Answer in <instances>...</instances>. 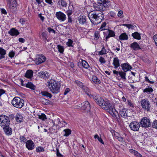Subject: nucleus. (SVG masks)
Masks as SVG:
<instances>
[{
  "label": "nucleus",
  "instance_id": "nucleus-1",
  "mask_svg": "<svg viewBox=\"0 0 157 157\" xmlns=\"http://www.w3.org/2000/svg\"><path fill=\"white\" fill-rule=\"evenodd\" d=\"M88 16L92 24L97 25L100 23L104 19V15L102 12L98 13L92 12L89 13Z\"/></svg>",
  "mask_w": 157,
  "mask_h": 157
},
{
  "label": "nucleus",
  "instance_id": "nucleus-2",
  "mask_svg": "<svg viewBox=\"0 0 157 157\" xmlns=\"http://www.w3.org/2000/svg\"><path fill=\"white\" fill-rule=\"evenodd\" d=\"M47 86L53 94H57L60 92V84L58 81L52 79L47 82Z\"/></svg>",
  "mask_w": 157,
  "mask_h": 157
},
{
  "label": "nucleus",
  "instance_id": "nucleus-3",
  "mask_svg": "<svg viewBox=\"0 0 157 157\" xmlns=\"http://www.w3.org/2000/svg\"><path fill=\"white\" fill-rule=\"evenodd\" d=\"M11 104L14 107L20 109L24 106V101L20 97H16L12 100Z\"/></svg>",
  "mask_w": 157,
  "mask_h": 157
},
{
  "label": "nucleus",
  "instance_id": "nucleus-4",
  "mask_svg": "<svg viewBox=\"0 0 157 157\" xmlns=\"http://www.w3.org/2000/svg\"><path fill=\"white\" fill-rule=\"evenodd\" d=\"M118 107L119 114L121 116L124 118H127V117H130L131 116L128 114V112L130 110L125 108L122 105L119 104L117 105Z\"/></svg>",
  "mask_w": 157,
  "mask_h": 157
},
{
  "label": "nucleus",
  "instance_id": "nucleus-5",
  "mask_svg": "<svg viewBox=\"0 0 157 157\" xmlns=\"http://www.w3.org/2000/svg\"><path fill=\"white\" fill-rule=\"evenodd\" d=\"M110 5V2H108L104 4L103 3L98 2L97 4H95L94 5V6L95 10L102 11H104L105 10L106 8L109 7Z\"/></svg>",
  "mask_w": 157,
  "mask_h": 157
},
{
  "label": "nucleus",
  "instance_id": "nucleus-6",
  "mask_svg": "<svg viewBox=\"0 0 157 157\" xmlns=\"http://www.w3.org/2000/svg\"><path fill=\"white\" fill-rule=\"evenodd\" d=\"M10 124V121L8 117L3 115L0 116V126L1 127L8 125Z\"/></svg>",
  "mask_w": 157,
  "mask_h": 157
},
{
  "label": "nucleus",
  "instance_id": "nucleus-7",
  "mask_svg": "<svg viewBox=\"0 0 157 157\" xmlns=\"http://www.w3.org/2000/svg\"><path fill=\"white\" fill-rule=\"evenodd\" d=\"M141 105L142 108L147 111H150L151 107L150 101L147 99H142L141 101Z\"/></svg>",
  "mask_w": 157,
  "mask_h": 157
},
{
  "label": "nucleus",
  "instance_id": "nucleus-8",
  "mask_svg": "<svg viewBox=\"0 0 157 157\" xmlns=\"http://www.w3.org/2000/svg\"><path fill=\"white\" fill-rule=\"evenodd\" d=\"M98 105L105 110H108L109 108V107L111 105L109 101H105L103 98L101 100V101Z\"/></svg>",
  "mask_w": 157,
  "mask_h": 157
},
{
  "label": "nucleus",
  "instance_id": "nucleus-9",
  "mask_svg": "<svg viewBox=\"0 0 157 157\" xmlns=\"http://www.w3.org/2000/svg\"><path fill=\"white\" fill-rule=\"evenodd\" d=\"M73 11V6H69L68 10L66 12V13L68 17L67 22L68 23L71 24L72 23L73 20L71 15L72 14Z\"/></svg>",
  "mask_w": 157,
  "mask_h": 157
},
{
  "label": "nucleus",
  "instance_id": "nucleus-10",
  "mask_svg": "<svg viewBox=\"0 0 157 157\" xmlns=\"http://www.w3.org/2000/svg\"><path fill=\"white\" fill-rule=\"evenodd\" d=\"M55 15L57 19L61 22H63L66 19V14L60 11L57 12Z\"/></svg>",
  "mask_w": 157,
  "mask_h": 157
},
{
  "label": "nucleus",
  "instance_id": "nucleus-11",
  "mask_svg": "<svg viewBox=\"0 0 157 157\" xmlns=\"http://www.w3.org/2000/svg\"><path fill=\"white\" fill-rule=\"evenodd\" d=\"M140 123L142 127L145 128L150 127L151 124L149 119L146 117L143 118L142 119Z\"/></svg>",
  "mask_w": 157,
  "mask_h": 157
},
{
  "label": "nucleus",
  "instance_id": "nucleus-12",
  "mask_svg": "<svg viewBox=\"0 0 157 157\" xmlns=\"http://www.w3.org/2000/svg\"><path fill=\"white\" fill-rule=\"evenodd\" d=\"M37 57L35 59L36 63L37 65H39L44 62L46 60V57L43 55H38Z\"/></svg>",
  "mask_w": 157,
  "mask_h": 157
},
{
  "label": "nucleus",
  "instance_id": "nucleus-13",
  "mask_svg": "<svg viewBox=\"0 0 157 157\" xmlns=\"http://www.w3.org/2000/svg\"><path fill=\"white\" fill-rule=\"evenodd\" d=\"M129 126L131 129L134 131H138L140 127L139 123L135 121L132 122L130 124Z\"/></svg>",
  "mask_w": 157,
  "mask_h": 157
},
{
  "label": "nucleus",
  "instance_id": "nucleus-14",
  "mask_svg": "<svg viewBox=\"0 0 157 157\" xmlns=\"http://www.w3.org/2000/svg\"><path fill=\"white\" fill-rule=\"evenodd\" d=\"M7 5L10 11L13 13H14L17 11V2H13V3H10Z\"/></svg>",
  "mask_w": 157,
  "mask_h": 157
},
{
  "label": "nucleus",
  "instance_id": "nucleus-15",
  "mask_svg": "<svg viewBox=\"0 0 157 157\" xmlns=\"http://www.w3.org/2000/svg\"><path fill=\"white\" fill-rule=\"evenodd\" d=\"M26 147L29 150H33L35 147V144L33 141L29 140H27L25 144Z\"/></svg>",
  "mask_w": 157,
  "mask_h": 157
},
{
  "label": "nucleus",
  "instance_id": "nucleus-16",
  "mask_svg": "<svg viewBox=\"0 0 157 157\" xmlns=\"http://www.w3.org/2000/svg\"><path fill=\"white\" fill-rule=\"evenodd\" d=\"M39 76L40 78L44 79L48 78L50 76V74L46 71H42L38 73Z\"/></svg>",
  "mask_w": 157,
  "mask_h": 157
},
{
  "label": "nucleus",
  "instance_id": "nucleus-17",
  "mask_svg": "<svg viewBox=\"0 0 157 157\" xmlns=\"http://www.w3.org/2000/svg\"><path fill=\"white\" fill-rule=\"evenodd\" d=\"M89 97L90 98L93 99L98 104L102 99V98L97 94H91Z\"/></svg>",
  "mask_w": 157,
  "mask_h": 157
},
{
  "label": "nucleus",
  "instance_id": "nucleus-18",
  "mask_svg": "<svg viewBox=\"0 0 157 157\" xmlns=\"http://www.w3.org/2000/svg\"><path fill=\"white\" fill-rule=\"evenodd\" d=\"M82 109L88 111L90 109V105L89 102L87 101L83 102L82 103Z\"/></svg>",
  "mask_w": 157,
  "mask_h": 157
},
{
  "label": "nucleus",
  "instance_id": "nucleus-19",
  "mask_svg": "<svg viewBox=\"0 0 157 157\" xmlns=\"http://www.w3.org/2000/svg\"><path fill=\"white\" fill-rule=\"evenodd\" d=\"M121 66L123 71L126 72L127 71L132 69V67L129 65L128 63H125L121 64Z\"/></svg>",
  "mask_w": 157,
  "mask_h": 157
},
{
  "label": "nucleus",
  "instance_id": "nucleus-20",
  "mask_svg": "<svg viewBox=\"0 0 157 157\" xmlns=\"http://www.w3.org/2000/svg\"><path fill=\"white\" fill-rule=\"evenodd\" d=\"M3 127V129L5 133L7 135H10L12 134V129L10 127L9 125Z\"/></svg>",
  "mask_w": 157,
  "mask_h": 157
},
{
  "label": "nucleus",
  "instance_id": "nucleus-21",
  "mask_svg": "<svg viewBox=\"0 0 157 157\" xmlns=\"http://www.w3.org/2000/svg\"><path fill=\"white\" fill-rule=\"evenodd\" d=\"M8 33L11 36H13L18 35L19 34V33L17 30L13 28L8 32Z\"/></svg>",
  "mask_w": 157,
  "mask_h": 157
},
{
  "label": "nucleus",
  "instance_id": "nucleus-22",
  "mask_svg": "<svg viewBox=\"0 0 157 157\" xmlns=\"http://www.w3.org/2000/svg\"><path fill=\"white\" fill-rule=\"evenodd\" d=\"M130 47L135 51H137L141 49L139 45L136 42H134L130 44Z\"/></svg>",
  "mask_w": 157,
  "mask_h": 157
},
{
  "label": "nucleus",
  "instance_id": "nucleus-23",
  "mask_svg": "<svg viewBox=\"0 0 157 157\" xmlns=\"http://www.w3.org/2000/svg\"><path fill=\"white\" fill-rule=\"evenodd\" d=\"M113 117H115L116 116L115 113V109L113 108V106L111 105L109 107V108L108 110H106Z\"/></svg>",
  "mask_w": 157,
  "mask_h": 157
},
{
  "label": "nucleus",
  "instance_id": "nucleus-24",
  "mask_svg": "<svg viewBox=\"0 0 157 157\" xmlns=\"http://www.w3.org/2000/svg\"><path fill=\"white\" fill-rule=\"evenodd\" d=\"M113 64L115 68H117L120 66L119 60L117 57L114 58Z\"/></svg>",
  "mask_w": 157,
  "mask_h": 157
},
{
  "label": "nucleus",
  "instance_id": "nucleus-25",
  "mask_svg": "<svg viewBox=\"0 0 157 157\" xmlns=\"http://www.w3.org/2000/svg\"><path fill=\"white\" fill-rule=\"evenodd\" d=\"M79 23L81 24H84L86 21V17L84 16H80L79 18Z\"/></svg>",
  "mask_w": 157,
  "mask_h": 157
},
{
  "label": "nucleus",
  "instance_id": "nucleus-26",
  "mask_svg": "<svg viewBox=\"0 0 157 157\" xmlns=\"http://www.w3.org/2000/svg\"><path fill=\"white\" fill-rule=\"evenodd\" d=\"M6 51L2 48L0 47V59L5 58V55L6 54Z\"/></svg>",
  "mask_w": 157,
  "mask_h": 157
},
{
  "label": "nucleus",
  "instance_id": "nucleus-27",
  "mask_svg": "<svg viewBox=\"0 0 157 157\" xmlns=\"http://www.w3.org/2000/svg\"><path fill=\"white\" fill-rule=\"evenodd\" d=\"M107 32L108 33V34L106 36L105 38L106 40L110 37H113L115 36V33L113 30L108 29Z\"/></svg>",
  "mask_w": 157,
  "mask_h": 157
},
{
  "label": "nucleus",
  "instance_id": "nucleus-28",
  "mask_svg": "<svg viewBox=\"0 0 157 157\" xmlns=\"http://www.w3.org/2000/svg\"><path fill=\"white\" fill-rule=\"evenodd\" d=\"M16 120L17 122L19 123L22 122L23 120L22 116L20 114H17L16 116Z\"/></svg>",
  "mask_w": 157,
  "mask_h": 157
},
{
  "label": "nucleus",
  "instance_id": "nucleus-29",
  "mask_svg": "<svg viewBox=\"0 0 157 157\" xmlns=\"http://www.w3.org/2000/svg\"><path fill=\"white\" fill-rule=\"evenodd\" d=\"M126 72L124 71H119L118 75L121 77V79L123 80L124 81H125L126 79Z\"/></svg>",
  "mask_w": 157,
  "mask_h": 157
},
{
  "label": "nucleus",
  "instance_id": "nucleus-30",
  "mask_svg": "<svg viewBox=\"0 0 157 157\" xmlns=\"http://www.w3.org/2000/svg\"><path fill=\"white\" fill-rule=\"evenodd\" d=\"M119 39L121 40H127L128 39V36L125 33H124L120 35Z\"/></svg>",
  "mask_w": 157,
  "mask_h": 157
},
{
  "label": "nucleus",
  "instance_id": "nucleus-31",
  "mask_svg": "<svg viewBox=\"0 0 157 157\" xmlns=\"http://www.w3.org/2000/svg\"><path fill=\"white\" fill-rule=\"evenodd\" d=\"M132 36L135 39L140 40L141 39L140 34L138 32H136L132 34Z\"/></svg>",
  "mask_w": 157,
  "mask_h": 157
},
{
  "label": "nucleus",
  "instance_id": "nucleus-32",
  "mask_svg": "<svg viewBox=\"0 0 157 157\" xmlns=\"http://www.w3.org/2000/svg\"><path fill=\"white\" fill-rule=\"evenodd\" d=\"M25 75V77L28 78H31L33 76V72L31 70H28Z\"/></svg>",
  "mask_w": 157,
  "mask_h": 157
},
{
  "label": "nucleus",
  "instance_id": "nucleus-33",
  "mask_svg": "<svg viewBox=\"0 0 157 157\" xmlns=\"http://www.w3.org/2000/svg\"><path fill=\"white\" fill-rule=\"evenodd\" d=\"M153 91V89L151 87L146 88L143 90L144 93H146L148 94H151Z\"/></svg>",
  "mask_w": 157,
  "mask_h": 157
},
{
  "label": "nucleus",
  "instance_id": "nucleus-34",
  "mask_svg": "<svg viewBox=\"0 0 157 157\" xmlns=\"http://www.w3.org/2000/svg\"><path fill=\"white\" fill-rule=\"evenodd\" d=\"M92 80L93 82L96 84H99L101 83V81L99 79L95 76H93Z\"/></svg>",
  "mask_w": 157,
  "mask_h": 157
},
{
  "label": "nucleus",
  "instance_id": "nucleus-35",
  "mask_svg": "<svg viewBox=\"0 0 157 157\" xmlns=\"http://www.w3.org/2000/svg\"><path fill=\"white\" fill-rule=\"evenodd\" d=\"M58 4L61 5L63 7H66L67 6V3L64 0H59L58 2Z\"/></svg>",
  "mask_w": 157,
  "mask_h": 157
},
{
  "label": "nucleus",
  "instance_id": "nucleus-36",
  "mask_svg": "<svg viewBox=\"0 0 157 157\" xmlns=\"http://www.w3.org/2000/svg\"><path fill=\"white\" fill-rule=\"evenodd\" d=\"M26 87L33 90L36 89L35 86L31 82H28L26 85Z\"/></svg>",
  "mask_w": 157,
  "mask_h": 157
},
{
  "label": "nucleus",
  "instance_id": "nucleus-37",
  "mask_svg": "<svg viewBox=\"0 0 157 157\" xmlns=\"http://www.w3.org/2000/svg\"><path fill=\"white\" fill-rule=\"evenodd\" d=\"M41 94L43 96L46 97H49L50 98H51L52 97V95L51 94L46 91L41 92Z\"/></svg>",
  "mask_w": 157,
  "mask_h": 157
},
{
  "label": "nucleus",
  "instance_id": "nucleus-38",
  "mask_svg": "<svg viewBox=\"0 0 157 157\" xmlns=\"http://www.w3.org/2000/svg\"><path fill=\"white\" fill-rule=\"evenodd\" d=\"M82 89L85 92V93L89 96L91 94L90 92V90L89 88L85 86H84L82 88Z\"/></svg>",
  "mask_w": 157,
  "mask_h": 157
},
{
  "label": "nucleus",
  "instance_id": "nucleus-39",
  "mask_svg": "<svg viewBox=\"0 0 157 157\" xmlns=\"http://www.w3.org/2000/svg\"><path fill=\"white\" fill-rule=\"evenodd\" d=\"M80 64H82L83 67L85 68H88L89 66L88 63L84 60H82V63H79Z\"/></svg>",
  "mask_w": 157,
  "mask_h": 157
},
{
  "label": "nucleus",
  "instance_id": "nucleus-40",
  "mask_svg": "<svg viewBox=\"0 0 157 157\" xmlns=\"http://www.w3.org/2000/svg\"><path fill=\"white\" fill-rule=\"evenodd\" d=\"M20 142L23 144H25L27 142V139L25 136H21L20 137Z\"/></svg>",
  "mask_w": 157,
  "mask_h": 157
},
{
  "label": "nucleus",
  "instance_id": "nucleus-41",
  "mask_svg": "<svg viewBox=\"0 0 157 157\" xmlns=\"http://www.w3.org/2000/svg\"><path fill=\"white\" fill-rule=\"evenodd\" d=\"M63 131L65 132V134L64 136H67L71 133V131L69 129H65L63 130Z\"/></svg>",
  "mask_w": 157,
  "mask_h": 157
},
{
  "label": "nucleus",
  "instance_id": "nucleus-42",
  "mask_svg": "<svg viewBox=\"0 0 157 157\" xmlns=\"http://www.w3.org/2000/svg\"><path fill=\"white\" fill-rule=\"evenodd\" d=\"M94 138L95 139H97L102 144H104V143L101 137H100L97 134L95 135L94 136Z\"/></svg>",
  "mask_w": 157,
  "mask_h": 157
},
{
  "label": "nucleus",
  "instance_id": "nucleus-43",
  "mask_svg": "<svg viewBox=\"0 0 157 157\" xmlns=\"http://www.w3.org/2000/svg\"><path fill=\"white\" fill-rule=\"evenodd\" d=\"M57 47L59 52L61 53H63L64 50L63 47L60 45H58Z\"/></svg>",
  "mask_w": 157,
  "mask_h": 157
},
{
  "label": "nucleus",
  "instance_id": "nucleus-44",
  "mask_svg": "<svg viewBox=\"0 0 157 157\" xmlns=\"http://www.w3.org/2000/svg\"><path fill=\"white\" fill-rule=\"evenodd\" d=\"M75 82L76 83L78 86H79L80 88H82L84 86V85L83 83L77 80H75Z\"/></svg>",
  "mask_w": 157,
  "mask_h": 157
},
{
  "label": "nucleus",
  "instance_id": "nucleus-45",
  "mask_svg": "<svg viewBox=\"0 0 157 157\" xmlns=\"http://www.w3.org/2000/svg\"><path fill=\"white\" fill-rule=\"evenodd\" d=\"M42 101L43 104L48 105L50 104V101L45 98H43L42 100Z\"/></svg>",
  "mask_w": 157,
  "mask_h": 157
},
{
  "label": "nucleus",
  "instance_id": "nucleus-46",
  "mask_svg": "<svg viewBox=\"0 0 157 157\" xmlns=\"http://www.w3.org/2000/svg\"><path fill=\"white\" fill-rule=\"evenodd\" d=\"M100 36L99 33L98 31H96L94 33V39L95 40H98Z\"/></svg>",
  "mask_w": 157,
  "mask_h": 157
},
{
  "label": "nucleus",
  "instance_id": "nucleus-47",
  "mask_svg": "<svg viewBox=\"0 0 157 157\" xmlns=\"http://www.w3.org/2000/svg\"><path fill=\"white\" fill-rule=\"evenodd\" d=\"M106 50L104 47H103L101 51L99 52L100 55H103L106 53Z\"/></svg>",
  "mask_w": 157,
  "mask_h": 157
},
{
  "label": "nucleus",
  "instance_id": "nucleus-48",
  "mask_svg": "<svg viewBox=\"0 0 157 157\" xmlns=\"http://www.w3.org/2000/svg\"><path fill=\"white\" fill-rule=\"evenodd\" d=\"M41 36H42V38L43 40L45 41V40H47L48 38V36L46 33L43 32L41 33Z\"/></svg>",
  "mask_w": 157,
  "mask_h": 157
},
{
  "label": "nucleus",
  "instance_id": "nucleus-49",
  "mask_svg": "<svg viewBox=\"0 0 157 157\" xmlns=\"http://www.w3.org/2000/svg\"><path fill=\"white\" fill-rule=\"evenodd\" d=\"M106 25V23L105 22L102 23L99 30H100L101 31L105 30V27Z\"/></svg>",
  "mask_w": 157,
  "mask_h": 157
},
{
  "label": "nucleus",
  "instance_id": "nucleus-50",
  "mask_svg": "<svg viewBox=\"0 0 157 157\" xmlns=\"http://www.w3.org/2000/svg\"><path fill=\"white\" fill-rule=\"evenodd\" d=\"M36 152H40L44 151V150L43 148L41 147H37L36 149Z\"/></svg>",
  "mask_w": 157,
  "mask_h": 157
},
{
  "label": "nucleus",
  "instance_id": "nucleus-51",
  "mask_svg": "<svg viewBox=\"0 0 157 157\" xmlns=\"http://www.w3.org/2000/svg\"><path fill=\"white\" fill-rule=\"evenodd\" d=\"M39 118L43 121L47 119L46 115L44 113H41V115H39Z\"/></svg>",
  "mask_w": 157,
  "mask_h": 157
},
{
  "label": "nucleus",
  "instance_id": "nucleus-52",
  "mask_svg": "<svg viewBox=\"0 0 157 157\" xmlns=\"http://www.w3.org/2000/svg\"><path fill=\"white\" fill-rule=\"evenodd\" d=\"M73 41L71 39H69L67 43V45L68 47H72Z\"/></svg>",
  "mask_w": 157,
  "mask_h": 157
},
{
  "label": "nucleus",
  "instance_id": "nucleus-53",
  "mask_svg": "<svg viewBox=\"0 0 157 157\" xmlns=\"http://www.w3.org/2000/svg\"><path fill=\"white\" fill-rule=\"evenodd\" d=\"M123 25L125 26L128 28L129 29H134V26L132 25L129 24H124Z\"/></svg>",
  "mask_w": 157,
  "mask_h": 157
},
{
  "label": "nucleus",
  "instance_id": "nucleus-54",
  "mask_svg": "<svg viewBox=\"0 0 157 157\" xmlns=\"http://www.w3.org/2000/svg\"><path fill=\"white\" fill-rule=\"evenodd\" d=\"M117 16L120 18H122L123 17V12L121 10H120L118 13Z\"/></svg>",
  "mask_w": 157,
  "mask_h": 157
},
{
  "label": "nucleus",
  "instance_id": "nucleus-55",
  "mask_svg": "<svg viewBox=\"0 0 157 157\" xmlns=\"http://www.w3.org/2000/svg\"><path fill=\"white\" fill-rule=\"evenodd\" d=\"M153 128L157 129V120L154 121L152 124Z\"/></svg>",
  "mask_w": 157,
  "mask_h": 157
},
{
  "label": "nucleus",
  "instance_id": "nucleus-56",
  "mask_svg": "<svg viewBox=\"0 0 157 157\" xmlns=\"http://www.w3.org/2000/svg\"><path fill=\"white\" fill-rule=\"evenodd\" d=\"M99 62L101 63H105V60L102 57H100L99 59Z\"/></svg>",
  "mask_w": 157,
  "mask_h": 157
},
{
  "label": "nucleus",
  "instance_id": "nucleus-57",
  "mask_svg": "<svg viewBox=\"0 0 157 157\" xmlns=\"http://www.w3.org/2000/svg\"><path fill=\"white\" fill-rule=\"evenodd\" d=\"M15 53L13 51H11L9 53V56L10 57L13 58L14 56L15 55Z\"/></svg>",
  "mask_w": 157,
  "mask_h": 157
},
{
  "label": "nucleus",
  "instance_id": "nucleus-58",
  "mask_svg": "<svg viewBox=\"0 0 157 157\" xmlns=\"http://www.w3.org/2000/svg\"><path fill=\"white\" fill-rule=\"evenodd\" d=\"M134 155L136 157H143L142 155H141L138 152L136 151H135Z\"/></svg>",
  "mask_w": 157,
  "mask_h": 157
},
{
  "label": "nucleus",
  "instance_id": "nucleus-59",
  "mask_svg": "<svg viewBox=\"0 0 157 157\" xmlns=\"http://www.w3.org/2000/svg\"><path fill=\"white\" fill-rule=\"evenodd\" d=\"M48 31L49 33L52 32L54 33H56L55 31L54 30V29H52L50 27H48Z\"/></svg>",
  "mask_w": 157,
  "mask_h": 157
},
{
  "label": "nucleus",
  "instance_id": "nucleus-60",
  "mask_svg": "<svg viewBox=\"0 0 157 157\" xmlns=\"http://www.w3.org/2000/svg\"><path fill=\"white\" fill-rule=\"evenodd\" d=\"M54 124H56V125L59 124V123H61L60 122V119L59 118H57V119H55L54 122Z\"/></svg>",
  "mask_w": 157,
  "mask_h": 157
},
{
  "label": "nucleus",
  "instance_id": "nucleus-61",
  "mask_svg": "<svg viewBox=\"0 0 157 157\" xmlns=\"http://www.w3.org/2000/svg\"><path fill=\"white\" fill-rule=\"evenodd\" d=\"M145 81L149 83H150L151 84H153L154 83V81H150L149 79L148 78V77L147 76L145 77Z\"/></svg>",
  "mask_w": 157,
  "mask_h": 157
},
{
  "label": "nucleus",
  "instance_id": "nucleus-62",
  "mask_svg": "<svg viewBox=\"0 0 157 157\" xmlns=\"http://www.w3.org/2000/svg\"><path fill=\"white\" fill-rule=\"evenodd\" d=\"M109 2V1H108V0H98V2L103 3L104 4L106 3L107 2Z\"/></svg>",
  "mask_w": 157,
  "mask_h": 157
},
{
  "label": "nucleus",
  "instance_id": "nucleus-63",
  "mask_svg": "<svg viewBox=\"0 0 157 157\" xmlns=\"http://www.w3.org/2000/svg\"><path fill=\"white\" fill-rule=\"evenodd\" d=\"M153 39L156 45L157 46V35H155L153 37Z\"/></svg>",
  "mask_w": 157,
  "mask_h": 157
},
{
  "label": "nucleus",
  "instance_id": "nucleus-64",
  "mask_svg": "<svg viewBox=\"0 0 157 157\" xmlns=\"http://www.w3.org/2000/svg\"><path fill=\"white\" fill-rule=\"evenodd\" d=\"M6 91L3 89H0V97L5 93Z\"/></svg>",
  "mask_w": 157,
  "mask_h": 157
}]
</instances>
